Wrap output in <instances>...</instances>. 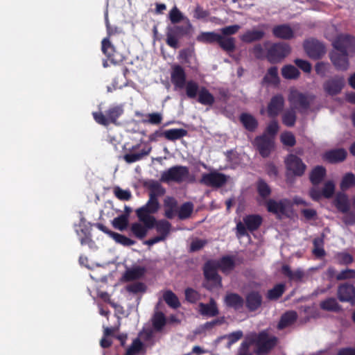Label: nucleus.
<instances>
[{"mask_svg":"<svg viewBox=\"0 0 355 355\" xmlns=\"http://www.w3.org/2000/svg\"><path fill=\"white\" fill-rule=\"evenodd\" d=\"M164 189L159 183L151 186L148 200L144 206L136 210L139 222H145L147 225H151V222L155 221V217L152 215L158 211L160 207L158 196L164 195Z\"/></svg>","mask_w":355,"mask_h":355,"instance_id":"1","label":"nucleus"},{"mask_svg":"<svg viewBox=\"0 0 355 355\" xmlns=\"http://www.w3.org/2000/svg\"><path fill=\"white\" fill-rule=\"evenodd\" d=\"M171 80L175 89L185 88L186 94L189 98L194 99L196 98L198 84L193 80L187 82V75L182 66L175 64L172 67Z\"/></svg>","mask_w":355,"mask_h":355,"instance_id":"2","label":"nucleus"},{"mask_svg":"<svg viewBox=\"0 0 355 355\" xmlns=\"http://www.w3.org/2000/svg\"><path fill=\"white\" fill-rule=\"evenodd\" d=\"M196 40L203 44L217 43L220 48L227 53H232L236 49L235 38L224 37L222 35L211 32H202L197 37Z\"/></svg>","mask_w":355,"mask_h":355,"instance_id":"3","label":"nucleus"},{"mask_svg":"<svg viewBox=\"0 0 355 355\" xmlns=\"http://www.w3.org/2000/svg\"><path fill=\"white\" fill-rule=\"evenodd\" d=\"M192 25L187 19L186 25L168 26L166 30V44L173 49L180 47V39L191 35Z\"/></svg>","mask_w":355,"mask_h":355,"instance_id":"4","label":"nucleus"},{"mask_svg":"<svg viewBox=\"0 0 355 355\" xmlns=\"http://www.w3.org/2000/svg\"><path fill=\"white\" fill-rule=\"evenodd\" d=\"M255 348L254 353L256 355H268L277 346L278 338L270 336L266 331L259 333H252Z\"/></svg>","mask_w":355,"mask_h":355,"instance_id":"5","label":"nucleus"},{"mask_svg":"<svg viewBox=\"0 0 355 355\" xmlns=\"http://www.w3.org/2000/svg\"><path fill=\"white\" fill-rule=\"evenodd\" d=\"M266 48V59L271 64L282 62L291 52V46L284 42L264 43Z\"/></svg>","mask_w":355,"mask_h":355,"instance_id":"6","label":"nucleus"},{"mask_svg":"<svg viewBox=\"0 0 355 355\" xmlns=\"http://www.w3.org/2000/svg\"><path fill=\"white\" fill-rule=\"evenodd\" d=\"M124 110L121 105L110 106L105 113L102 112H93L95 121L102 125L108 126L112 123L118 125V119L123 114Z\"/></svg>","mask_w":355,"mask_h":355,"instance_id":"7","label":"nucleus"},{"mask_svg":"<svg viewBox=\"0 0 355 355\" xmlns=\"http://www.w3.org/2000/svg\"><path fill=\"white\" fill-rule=\"evenodd\" d=\"M216 261L209 260L203 266V275L207 284H204V286L208 290H211L214 288L222 287V278L218 275L216 267Z\"/></svg>","mask_w":355,"mask_h":355,"instance_id":"8","label":"nucleus"},{"mask_svg":"<svg viewBox=\"0 0 355 355\" xmlns=\"http://www.w3.org/2000/svg\"><path fill=\"white\" fill-rule=\"evenodd\" d=\"M189 175V170L187 166L176 165L164 171L162 175L160 180L163 182H175L181 183L184 182Z\"/></svg>","mask_w":355,"mask_h":355,"instance_id":"9","label":"nucleus"},{"mask_svg":"<svg viewBox=\"0 0 355 355\" xmlns=\"http://www.w3.org/2000/svg\"><path fill=\"white\" fill-rule=\"evenodd\" d=\"M286 173V178L289 177L302 176L306 169V165L303 162L301 158L293 154H289L284 160Z\"/></svg>","mask_w":355,"mask_h":355,"instance_id":"10","label":"nucleus"},{"mask_svg":"<svg viewBox=\"0 0 355 355\" xmlns=\"http://www.w3.org/2000/svg\"><path fill=\"white\" fill-rule=\"evenodd\" d=\"M229 177L224 173L216 170L209 173H205L202 175L199 182L208 187L221 188L226 184Z\"/></svg>","mask_w":355,"mask_h":355,"instance_id":"11","label":"nucleus"},{"mask_svg":"<svg viewBox=\"0 0 355 355\" xmlns=\"http://www.w3.org/2000/svg\"><path fill=\"white\" fill-rule=\"evenodd\" d=\"M334 50L352 55L355 53V37L349 34H340L332 42Z\"/></svg>","mask_w":355,"mask_h":355,"instance_id":"12","label":"nucleus"},{"mask_svg":"<svg viewBox=\"0 0 355 355\" xmlns=\"http://www.w3.org/2000/svg\"><path fill=\"white\" fill-rule=\"evenodd\" d=\"M101 51L112 64H121L125 60V57L117 51L108 38L103 39L101 42Z\"/></svg>","mask_w":355,"mask_h":355,"instance_id":"13","label":"nucleus"},{"mask_svg":"<svg viewBox=\"0 0 355 355\" xmlns=\"http://www.w3.org/2000/svg\"><path fill=\"white\" fill-rule=\"evenodd\" d=\"M313 97L309 98L307 95L298 91L291 92L288 96V101L293 106L292 108L298 110L300 112L307 110L311 105Z\"/></svg>","mask_w":355,"mask_h":355,"instance_id":"14","label":"nucleus"},{"mask_svg":"<svg viewBox=\"0 0 355 355\" xmlns=\"http://www.w3.org/2000/svg\"><path fill=\"white\" fill-rule=\"evenodd\" d=\"M303 46L309 57L315 60L321 58L326 52L324 45L313 38L306 40Z\"/></svg>","mask_w":355,"mask_h":355,"instance_id":"15","label":"nucleus"},{"mask_svg":"<svg viewBox=\"0 0 355 355\" xmlns=\"http://www.w3.org/2000/svg\"><path fill=\"white\" fill-rule=\"evenodd\" d=\"M254 145L260 155L266 158L270 155L274 148V140L266 134H263L255 137Z\"/></svg>","mask_w":355,"mask_h":355,"instance_id":"16","label":"nucleus"},{"mask_svg":"<svg viewBox=\"0 0 355 355\" xmlns=\"http://www.w3.org/2000/svg\"><path fill=\"white\" fill-rule=\"evenodd\" d=\"M345 86V78L342 76H334L323 83V89L329 96L340 94Z\"/></svg>","mask_w":355,"mask_h":355,"instance_id":"17","label":"nucleus"},{"mask_svg":"<svg viewBox=\"0 0 355 355\" xmlns=\"http://www.w3.org/2000/svg\"><path fill=\"white\" fill-rule=\"evenodd\" d=\"M352 56L346 53L336 50L329 53V58L335 68L338 71H347L349 67V57Z\"/></svg>","mask_w":355,"mask_h":355,"instance_id":"18","label":"nucleus"},{"mask_svg":"<svg viewBox=\"0 0 355 355\" xmlns=\"http://www.w3.org/2000/svg\"><path fill=\"white\" fill-rule=\"evenodd\" d=\"M337 297L342 302L355 303V287L349 283H343L338 286Z\"/></svg>","mask_w":355,"mask_h":355,"instance_id":"19","label":"nucleus"},{"mask_svg":"<svg viewBox=\"0 0 355 355\" xmlns=\"http://www.w3.org/2000/svg\"><path fill=\"white\" fill-rule=\"evenodd\" d=\"M284 98L282 94L272 96L268 105L267 112L269 117L275 118L283 110Z\"/></svg>","mask_w":355,"mask_h":355,"instance_id":"20","label":"nucleus"},{"mask_svg":"<svg viewBox=\"0 0 355 355\" xmlns=\"http://www.w3.org/2000/svg\"><path fill=\"white\" fill-rule=\"evenodd\" d=\"M188 132L187 130L183 128H172L166 130L164 132L155 131L153 135L150 137V140H153V136L155 135L157 137H164L166 139L171 141H174L187 136Z\"/></svg>","mask_w":355,"mask_h":355,"instance_id":"21","label":"nucleus"},{"mask_svg":"<svg viewBox=\"0 0 355 355\" xmlns=\"http://www.w3.org/2000/svg\"><path fill=\"white\" fill-rule=\"evenodd\" d=\"M263 297L258 291H250L245 296L244 301L245 306L249 311H255L262 305Z\"/></svg>","mask_w":355,"mask_h":355,"instance_id":"22","label":"nucleus"},{"mask_svg":"<svg viewBox=\"0 0 355 355\" xmlns=\"http://www.w3.org/2000/svg\"><path fill=\"white\" fill-rule=\"evenodd\" d=\"M298 315L295 311H287L284 313L277 323V329L283 330L293 326L297 320Z\"/></svg>","mask_w":355,"mask_h":355,"instance_id":"23","label":"nucleus"},{"mask_svg":"<svg viewBox=\"0 0 355 355\" xmlns=\"http://www.w3.org/2000/svg\"><path fill=\"white\" fill-rule=\"evenodd\" d=\"M153 228H155L157 235L165 241L172 231L171 223L166 219L157 220L153 222Z\"/></svg>","mask_w":355,"mask_h":355,"instance_id":"24","label":"nucleus"},{"mask_svg":"<svg viewBox=\"0 0 355 355\" xmlns=\"http://www.w3.org/2000/svg\"><path fill=\"white\" fill-rule=\"evenodd\" d=\"M347 153L344 148H337L327 151L323 159L331 164L343 162L347 157Z\"/></svg>","mask_w":355,"mask_h":355,"instance_id":"25","label":"nucleus"},{"mask_svg":"<svg viewBox=\"0 0 355 355\" xmlns=\"http://www.w3.org/2000/svg\"><path fill=\"white\" fill-rule=\"evenodd\" d=\"M153 222L151 225H147L145 222H136L132 223L130 231L136 238L142 240L146 236L148 231L153 229Z\"/></svg>","mask_w":355,"mask_h":355,"instance_id":"26","label":"nucleus"},{"mask_svg":"<svg viewBox=\"0 0 355 355\" xmlns=\"http://www.w3.org/2000/svg\"><path fill=\"white\" fill-rule=\"evenodd\" d=\"M288 205V201L287 200H282L277 202L273 199H270L266 202V208L268 212L275 214H285Z\"/></svg>","mask_w":355,"mask_h":355,"instance_id":"27","label":"nucleus"},{"mask_svg":"<svg viewBox=\"0 0 355 355\" xmlns=\"http://www.w3.org/2000/svg\"><path fill=\"white\" fill-rule=\"evenodd\" d=\"M224 302L227 306L236 311L241 309L244 304L243 298L235 293H227L225 297Z\"/></svg>","mask_w":355,"mask_h":355,"instance_id":"28","label":"nucleus"},{"mask_svg":"<svg viewBox=\"0 0 355 355\" xmlns=\"http://www.w3.org/2000/svg\"><path fill=\"white\" fill-rule=\"evenodd\" d=\"M272 34L277 38L291 40L294 37V32L288 24L275 26L272 28Z\"/></svg>","mask_w":355,"mask_h":355,"instance_id":"29","label":"nucleus"},{"mask_svg":"<svg viewBox=\"0 0 355 355\" xmlns=\"http://www.w3.org/2000/svg\"><path fill=\"white\" fill-rule=\"evenodd\" d=\"M199 312L202 315L207 317H215L219 313L216 302L211 299L209 303H200Z\"/></svg>","mask_w":355,"mask_h":355,"instance_id":"30","label":"nucleus"},{"mask_svg":"<svg viewBox=\"0 0 355 355\" xmlns=\"http://www.w3.org/2000/svg\"><path fill=\"white\" fill-rule=\"evenodd\" d=\"M146 272L144 267L137 266L125 271L122 277V281L128 282L141 278Z\"/></svg>","mask_w":355,"mask_h":355,"instance_id":"31","label":"nucleus"},{"mask_svg":"<svg viewBox=\"0 0 355 355\" xmlns=\"http://www.w3.org/2000/svg\"><path fill=\"white\" fill-rule=\"evenodd\" d=\"M327 175V170L322 166H316L309 174V180L313 186L319 185L324 179Z\"/></svg>","mask_w":355,"mask_h":355,"instance_id":"32","label":"nucleus"},{"mask_svg":"<svg viewBox=\"0 0 355 355\" xmlns=\"http://www.w3.org/2000/svg\"><path fill=\"white\" fill-rule=\"evenodd\" d=\"M334 204L338 211L346 213L350 210V204L347 194L338 193L334 198Z\"/></svg>","mask_w":355,"mask_h":355,"instance_id":"33","label":"nucleus"},{"mask_svg":"<svg viewBox=\"0 0 355 355\" xmlns=\"http://www.w3.org/2000/svg\"><path fill=\"white\" fill-rule=\"evenodd\" d=\"M263 218L259 214H249L243 218L248 230L252 232L257 230L262 224Z\"/></svg>","mask_w":355,"mask_h":355,"instance_id":"34","label":"nucleus"},{"mask_svg":"<svg viewBox=\"0 0 355 355\" xmlns=\"http://www.w3.org/2000/svg\"><path fill=\"white\" fill-rule=\"evenodd\" d=\"M239 119L243 127L249 132H254L258 127L257 119L250 114L242 113Z\"/></svg>","mask_w":355,"mask_h":355,"instance_id":"35","label":"nucleus"},{"mask_svg":"<svg viewBox=\"0 0 355 355\" xmlns=\"http://www.w3.org/2000/svg\"><path fill=\"white\" fill-rule=\"evenodd\" d=\"M216 267L221 270L222 272L227 274L231 272L235 267L234 259L232 257L226 255L223 256L220 260L216 261Z\"/></svg>","mask_w":355,"mask_h":355,"instance_id":"36","label":"nucleus"},{"mask_svg":"<svg viewBox=\"0 0 355 355\" xmlns=\"http://www.w3.org/2000/svg\"><path fill=\"white\" fill-rule=\"evenodd\" d=\"M265 35V33L260 30H250L244 33L241 37V40L245 43H252L261 40Z\"/></svg>","mask_w":355,"mask_h":355,"instance_id":"37","label":"nucleus"},{"mask_svg":"<svg viewBox=\"0 0 355 355\" xmlns=\"http://www.w3.org/2000/svg\"><path fill=\"white\" fill-rule=\"evenodd\" d=\"M320 307L323 311L334 313H338L342 311V306L337 302L336 299L332 297L321 301Z\"/></svg>","mask_w":355,"mask_h":355,"instance_id":"38","label":"nucleus"},{"mask_svg":"<svg viewBox=\"0 0 355 355\" xmlns=\"http://www.w3.org/2000/svg\"><path fill=\"white\" fill-rule=\"evenodd\" d=\"M198 102L204 105L211 106L215 102L214 96L209 92V91L205 87L198 88Z\"/></svg>","mask_w":355,"mask_h":355,"instance_id":"39","label":"nucleus"},{"mask_svg":"<svg viewBox=\"0 0 355 355\" xmlns=\"http://www.w3.org/2000/svg\"><path fill=\"white\" fill-rule=\"evenodd\" d=\"M282 273L290 281L294 282H301L304 276V272L301 269L293 271L288 265H284L282 267Z\"/></svg>","mask_w":355,"mask_h":355,"instance_id":"40","label":"nucleus"},{"mask_svg":"<svg viewBox=\"0 0 355 355\" xmlns=\"http://www.w3.org/2000/svg\"><path fill=\"white\" fill-rule=\"evenodd\" d=\"M152 325L153 329L157 331H161L166 324V318L162 311L155 312L152 317Z\"/></svg>","mask_w":355,"mask_h":355,"instance_id":"41","label":"nucleus"},{"mask_svg":"<svg viewBox=\"0 0 355 355\" xmlns=\"http://www.w3.org/2000/svg\"><path fill=\"white\" fill-rule=\"evenodd\" d=\"M297 115L294 108L285 110L282 115V123L286 127H293L296 123Z\"/></svg>","mask_w":355,"mask_h":355,"instance_id":"42","label":"nucleus"},{"mask_svg":"<svg viewBox=\"0 0 355 355\" xmlns=\"http://www.w3.org/2000/svg\"><path fill=\"white\" fill-rule=\"evenodd\" d=\"M151 149V147H148L147 148L142 149L139 153L125 154L123 159L129 164L136 162L143 159L145 156L149 155Z\"/></svg>","mask_w":355,"mask_h":355,"instance_id":"43","label":"nucleus"},{"mask_svg":"<svg viewBox=\"0 0 355 355\" xmlns=\"http://www.w3.org/2000/svg\"><path fill=\"white\" fill-rule=\"evenodd\" d=\"M286 290L284 284H276L272 288L268 291L267 298L269 300H277L284 294Z\"/></svg>","mask_w":355,"mask_h":355,"instance_id":"44","label":"nucleus"},{"mask_svg":"<svg viewBox=\"0 0 355 355\" xmlns=\"http://www.w3.org/2000/svg\"><path fill=\"white\" fill-rule=\"evenodd\" d=\"M300 71L295 66L287 64L282 67V75L285 79H296L300 76Z\"/></svg>","mask_w":355,"mask_h":355,"instance_id":"45","label":"nucleus"},{"mask_svg":"<svg viewBox=\"0 0 355 355\" xmlns=\"http://www.w3.org/2000/svg\"><path fill=\"white\" fill-rule=\"evenodd\" d=\"M163 299L165 301V302L168 304V306L173 309H178L181 305L177 295L170 290L166 291L164 293Z\"/></svg>","mask_w":355,"mask_h":355,"instance_id":"46","label":"nucleus"},{"mask_svg":"<svg viewBox=\"0 0 355 355\" xmlns=\"http://www.w3.org/2000/svg\"><path fill=\"white\" fill-rule=\"evenodd\" d=\"M257 191L259 195L266 199L271 194V189L266 182L263 179H259L257 182Z\"/></svg>","mask_w":355,"mask_h":355,"instance_id":"47","label":"nucleus"},{"mask_svg":"<svg viewBox=\"0 0 355 355\" xmlns=\"http://www.w3.org/2000/svg\"><path fill=\"white\" fill-rule=\"evenodd\" d=\"M193 210V205L191 202H184L179 209L178 216L180 220H184L190 217Z\"/></svg>","mask_w":355,"mask_h":355,"instance_id":"48","label":"nucleus"},{"mask_svg":"<svg viewBox=\"0 0 355 355\" xmlns=\"http://www.w3.org/2000/svg\"><path fill=\"white\" fill-rule=\"evenodd\" d=\"M112 224L114 228L120 231L125 230L128 225V215L121 214L114 218L112 222Z\"/></svg>","mask_w":355,"mask_h":355,"instance_id":"49","label":"nucleus"},{"mask_svg":"<svg viewBox=\"0 0 355 355\" xmlns=\"http://www.w3.org/2000/svg\"><path fill=\"white\" fill-rule=\"evenodd\" d=\"M195 56V49L193 47L185 48L180 51L179 59L184 64H191V59Z\"/></svg>","mask_w":355,"mask_h":355,"instance_id":"50","label":"nucleus"},{"mask_svg":"<svg viewBox=\"0 0 355 355\" xmlns=\"http://www.w3.org/2000/svg\"><path fill=\"white\" fill-rule=\"evenodd\" d=\"M263 80H264V81H266L267 83H278L279 79V76H278V69H277V67H275V66L270 67L268 69L267 73H266V74L265 75V76L263 78Z\"/></svg>","mask_w":355,"mask_h":355,"instance_id":"51","label":"nucleus"},{"mask_svg":"<svg viewBox=\"0 0 355 355\" xmlns=\"http://www.w3.org/2000/svg\"><path fill=\"white\" fill-rule=\"evenodd\" d=\"M355 186V175L352 173H346L340 182V188L343 190L347 189Z\"/></svg>","mask_w":355,"mask_h":355,"instance_id":"52","label":"nucleus"},{"mask_svg":"<svg viewBox=\"0 0 355 355\" xmlns=\"http://www.w3.org/2000/svg\"><path fill=\"white\" fill-rule=\"evenodd\" d=\"M252 340H254L253 334H252L247 336L245 337V340L241 343L238 353H242V354H252L249 351L250 347L251 345H254V343H252Z\"/></svg>","mask_w":355,"mask_h":355,"instance_id":"53","label":"nucleus"},{"mask_svg":"<svg viewBox=\"0 0 355 355\" xmlns=\"http://www.w3.org/2000/svg\"><path fill=\"white\" fill-rule=\"evenodd\" d=\"M143 343L139 338H135L127 349L125 355H138L142 349Z\"/></svg>","mask_w":355,"mask_h":355,"instance_id":"54","label":"nucleus"},{"mask_svg":"<svg viewBox=\"0 0 355 355\" xmlns=\"http://www.w3.org/2000/svg\"><path fill=\"white\" fill-rule=\"evenodd\" d=\"M125 289L128 293L137 294L139 293H145L146 286L142 282H135L127 285Z\"/></svg>","mask_w":355,"mask_h":355,"instance_id":"55","label":"nucleus"},{"mask_svg":"<svg viewBox=\"0 0 355 355\" xmlns=\"http://www.w3.org/2000/svg\"><path fill=\"white\" fill-rule=\"evenodd\" d=\"M112 238L118 243L123 245V246H131L135 243L134 240H132L127 236L114 232L112 234Z\"/></svg>","mask_w":355,"mask_h":355,"instance_id":"56","label":"nucleus"},{"mask_svg":"<svg viewBox=\"0 0 355 355\" xmlns=\"http://www.w3.org/2000/svg\"><path fill=\"white\" fill-rule=\"evenodd\" d=\"M335 192V184L333 181L329 180L326 182L322 189V194L323 197L329 199L331 198Z\"/></svg>","mask_w":355,"mask_h":355,"instance_id":"57","label":"nucleus"},{"mask_svg":"<svg viewBox=\"0 0 355 355\" xmlns=\"http://www.w3.org/2000/svg\"><path fill=\"white\" fill-rule=\"evenodd\" d=\"M336 258L340 265H349L354 261L352 255L347 252H338L336 254Z\"/></svg>","mask_w":355,"mask_h":355,"instance_id":"58","label":"nucleus"},{"mask_svg":"<svg viewBox=\"0 0 355 355\" xmlns=\"http://www.w3.org/2000/svg\"><path fill=\"white\" fill-rule=\"evenodd\" d=\"M169 19L172 24L176 25L184 19V16L180 10L175 6L169 12Z\"/></svg>","mask_w":355,"mask_h":355,"instance_id":"59","label":"nucleus"},{"mask_svg":"<svg viewBox=\"0 0 355 355\" xmlns=\"http://www.w3.org/2000/svg\"><path fill=\"white\" fill-rule=\"evenodd\" d=\"M280 139L284 145L289 147H293L296 144V139L294 135L290 132L282 134Z\"/></svg>","mask_w":355,"mask_h":355,"instance_id":"60","label":"nucleus"},{"mask_svg":"<svg viewBox=\"0 0 355 355\" xmlns=\"http://www.w3.org/2000/svg\"><path fill=\"white\" fill-rule=\"evenodd\" d=\"M114 194L120 200H129L132 198L129 190H123L119 187L114 189Z\"/></svg>","mask_w":355,"mask_h":355,"instance_id":"61","label":"nucleus"},{"mask_svg":"<svg viewBox=\"0 0 355 355\" xmlns=\"http://www.w3.org/2000/svg\"><path fill=\"white\" fill-rule=\"evenodd\" d=\"M279 130V125L277 121L274 120L269 123L267 125L265 132L263 134H266L270 137H272L274 139V137L277 135Z\"/></svg>","mask_w":355,"mask_h":355,"instance_id":"62","label":"nucleus"},{"mask_svg":"<svg viewBox=\"0 0 355 355\" xmlns=\"http://www.w3.org/2000/svg\"><path fill=\"white\" fill-rule=\"evenodd\" d=\"M250 52L254 55V58L258 60H263L266 58V52L263 46L261 44H256Z\"/></svg>","mask_w":355,"mask_h":355,"instance_id":"63","label":"nucleus"},{"mask_svg":"<svg viewBox=\"0 0 355 355\" xmlns=\"http://www.w3.org/2000/svg\"><path fill=\"white\" fill-rule=\"evenodd\" d=\"M336 279L338 281L355 279V270L349 268L343 270L336 275Z\"/></svg>","mask_w":355,"mask_h":355,"instance_id":"64","label":"nucleus"}]
</instances>
